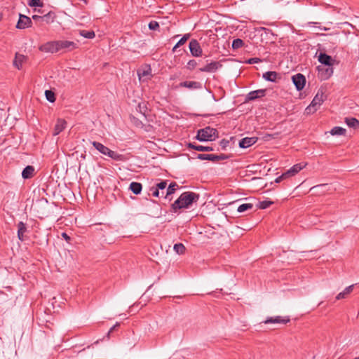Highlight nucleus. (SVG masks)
Wrapping results in <instances>:
<instances>
[{
	"label": "nucleus",
	"mask_w": 359,
	"mask_h": 359,
	"mask_svg": "<svg viewBox=\"0 0 359 359\" xmlns=\"http://www.w3.org/2000/svg\"><path fill=\"white\" fill-rule=\"evenodd\" d=\"M199 199V194L191 191L182 193L180 197L172 204L171 208L174 212L182 208H189L193 203Z\"/></svg>",
	"instance_id": "obj_1"
},
{
	"label": "nucleus",
	"mask_w": 359,
	"mask_h": 359,
	"mask_svg": "<svg viewBox=\"0 0 359 359\" xmlns=\"http://www.w3.org/2000/svg\"><path fill=\"white\" fill-rule=\"evenodd\" d=\"M216 137H218V131L210 126L199 129L196 136V139L200 142L212 141Z\"/></svg>",
	"instance_id": "obj_2"
},
{
	"label": "nucleus",
	"mask_w": 359,
	"mask_h": 359,
	"mask_svg": "<svg viewBox=\"0 0 359 359\" xmlns=\"http://www.w3.org/2000/svg\"><path fill=\"white\" fill-rule=\"evenodd\" d=\"M92 144L101 154L110 157L113 160L120 161L125 160V157L123 155L118 154L117 152L111 150L109 148L104 146L100 142L94 141L92 142Z\"/></svg>",
	"instance_id": "obj_3"
},
{
	"label": "nucleus",
	"mask_w": 359,
	"mask_h": 359,
	"mask_svg": "<svg viewBox=\"0 0 359 359\" xmlns=\"http://www.w3.org/2000/svg\"><path fill=\"white\" fill-rule=\"evenodd\" d=\"M326 99V95H324L323 90L318 91L317 94L313 99L311 104L306 107V111L307 114L314 113L318 107H320L324 100Z\"/></svg>",
	"instance_id": "obj_4"
},
{
	"label": "nucleus",
	"mask_w": 359,
	"mask_h": 359,
	"mask_svg": "<svg viewBox=\"0 0 359 359\" xmlns=\"http://www.w3.org/2000/svg\"><path fill=\"white\" fill-rule=\"evenodd\" d=\"M39 50L45 53H56L59 51L58 41L47 42L41 45Z\"/></svg>",
	"instance_id": "obj_5"
},
{
	"label": "nucleus",
	"mask_w": 359,
	"mask_h": 359,
	"mask_svg": "<svg viewBox=\"0 0 359 359\" xmlns=\"http://www.w3.org/2000/svg\"><path fill=\"white\" fill-rule=\"evenodd\" d=\"M292 81L298 91L302 90L305 86L306 78L302 74L298 73L292 76Z\"/></svg>",
	"instance_id": "obj_6"
},
{
	"label": "nucleus",
	"mask_w": 359,
	"mask_h": 359,
	"mask_svg": "<svg viewBox=\"0 0 359 359\" xmlns=\"http://www.w3.org/2000/svg\"><path fill=\"white\" fill-rule=\"evenodd\" d=\"M32 22L30 18L27 15L20 14L19 20L16 25V28L19 29H23L32 26Z\"/></svg>",
	"instance_id": "obj_7"
},
{
	"label": "nucleus",
	"mask_w": 359,
	"mask_h": 359,
	"mask_svg": "<svg viewBox=\"0 0 359 359\" xmlns=\"http://www.w3.org/2000/svg\"><path fill=\"white\" fill-rule=\"evenodd\" d=\"M317 68L321 80L328 79L333 74L332 66H327V67L318 66Z\"/></svg>",
	"instance_id": "obj_8"
},
{
	"label": "nucleus",
	"mask_w": 359,
	"mask_h": 359,
	"mask_svg": "<svg viewBox=\"0 0 359 359\" xmlns=\"http://www.w3.org/2000/svg\"><path fill=\"white\" fill-rule=\"evenodd\" d=\"M222 65L221 62L215 61L211 62L210 63L207 64L205 66L201 67L199 71L201 72H208L213 73L215 72L217 69L221 68Z\"/></svg>",
	"instance_id": "obj_9"
},
{
	"label": "nucleus",
	"mask_w": 359,
	"mask_h": 359,
	"mask_svg": "<svg viewBox=\"0 0 359 359\" xmlns=\"http://www.w3.org/2000/svg\"><path fill=\"white\" fill-rule=\"evenodd\" d=\"M190 52L194 57H199L202 55V49L198 41L196 39H192L189 45Z\"/></svg>",
	"instance_id": "obj_10"
},
{
	"label": "nucleus",
	"mask_w": 359,
	"mask_h": 359,
	"mask_svg": "<svg viewBox=\"0 0 359 359\" xmlns=\"http://www.w3.org/2000/svg\"><path fill=\"white\" fill-rule=\"evenodd\" d=\"M137 74L140 80L142 79L144 81L149 79L151 76V69L150 66H145L137 70Z\"/></svg>",
	"instance_id": "obj_11"
},
{
	"label": "nucleus",
	"mask_w": 359,
	"mask_h": 359,
	"mask_svg": "<svg viewBox=\"0 0 359 359\" xmlns=\"http://www.w3.org/2000/svg\"><path fill=\"white\" fill-rule=\"evenodd\" d=\"M266 93V90L264 89H259L254 91L250 92L246 97H245V102L252 101L255 100L259 97H264Z\"/></svg>",
	"instance_id": "obj_12"
},
{
	"label": "nucleus",
	"mask_w": 359,
	"mask_h": 359,
	"mask_svg": "<svg viewBox=\"0 0 359 359\" xmlns=\"http://www.w3.org/2000/svg\"><path fill=\"white\" fill-rule=\"evenodd\" d=\"M290 321L289 317H281V316H275V317H269L267 318L264 323L265 324L269 323H281L286 324Z\"/></svg>",
	"instance_id": "obj_13"
},
{
	"label": "nucleus",
	"mask_w": 359,
	"mask_h": 359,
	"mask_svg": "<svg viewBox=\"0 0 359 359\" xmlns=\"http://www.w3.org/2000/svg\"><path fill=\"white\" fill-rule=\"evenodd\" d=\"M306 165V163H300L294 165L292 167H291L289 170L285 172V175L287 176V177L294 176L297 173H298L300 170H302L304 168H305Z\"/></svg>",
	"instance_id": "obj_14"
},
{
	"label": "nucleus",
	"mask_w": 359,
	"mask_h": 359,
	"mask_svg": "<svg viewBox=\"0 0 359 359\" xmlns=\"http://www.w3.org/2000/svg\"><path fill=\"white\" fill-rule=\"evenodd\" d=\"M318 61L325 66H332L334 60H333L331 56L325 53H320L318 55Z\"/></svg>",
	"instance_id": "obj_15"
},
{
	"label": "nucleus",
	"mask_w": 359,
	"mask_h": 359,
	"mask_svg": "<svg viewBox=\"0 0 359 359\" xmlns=\"http://www.w3.org/2000/svg\"><path fill=\"white\" fill-rule=\"evenodd\" d=\"M258 138L256 137H244L241 139L239 142V147L241 148H248L254 144H255L257 141Z\"/></svg>",
	"instance_id": "obj_16"
},
{
	"label": "nucleus",
	"mask_w": 359,
	"mask_h": 359,
	"mask_svg": "<svg viewBox=\"0 0 359 359\" xmlns=\"http://www.w3.org/2000/svg\"><path fill=\"white\" fill-rule=\"evenodd\" d=\"M59 50L66 49L72 50L77 48L76 43L69 41H58Z\"/></svg>",
	"instance_id": "obj_17"
},
{
	"label": "nucleus",
	"mask_w": 359,
	"mask_h": 359,
	"mask_svg": "<svg viewBox=\"0 0 359 359\" xmlns=\"http://www.w3.org/2000/svg\"><path fill=\"white\" fill-rule=\"evenodd\" d=\"M262 77L266 81L271 82H276L278 79H280V75L276 72L269 71L264 73Z\"/></svg>",
	"instance_id": "obj_18"
},
{
	"label": "nucleus",
	"mask_w": 359,
	"mask_h": 359,
	"mask_svg": "<svg viewBox=\"0 0 359 359\" xmlns=\"http://www.w3.org/2000/svg\"><path fill=\"white\" fill-rule=\"evenodd\" d=\"M180 87L187 88L189 89H200L202 88V84L198 81H183L179 84Z\"/></svg>",
	"instance_id": "obj_19"
},
{
	"label": "nucleus",
	"mask_w": 359,
	"mask_h": 359,
	"mask_svg": "<svg viewBox=\"0 0 359 359\" xmlns=\"http://www.w3.org/2000/svg\"><path fill=\"white\" fill-rule=\"evenodd\" d=\"M26 224L23 222H20L18 224V238L20 241H23L25 240V233L27 232Z\"/></svg>",
	"instance_id": "obj_20"
},
{
	"label": "nucleus",
	"mask_w": 359,
	"mask_h": 359,
	"mask_svg": "<svg viewBox=\"0 0 359 359\" xmlns=\"http://www.w3.org/2000/svg\"><path fill=\"white\" fill-rule=\"evenodd\" d=\"M67 122L64 119H58L55 128L53 135H57L60 133L66 127Z\"/></svg>",
	"instance_id": "obj_21"
},
{
	"label": "nucleus",
	"mask_w": 359,
	"mask_h": 359,
	"mask_svg": "<svg viewBox=\"0 0 359 359\" xmlns=\"http://www.w3.org/2000/svg\"><path fill=\"white\" fill-rule=\"evenodd\" d=\"M189 148L193 149L198 151H212L213 148L211 147H205L202 145H196L194 143H189L187 144Z\"/></svg>",
	"instance_id": "obj_22"
},
{
	"label": "nucleus",
	"mask_w": 359,
	"mask_h": 359,
	"mask_svg": "<svg viewBox=\"0 0 359 359\" xmlns=\"http://www.w3.org/2000/svg\"><path fill=\"white\" fill-rule=\"evenodd\" d=\"M129 189L135 195H138L142 190V185L140 182H133L130 183Z\"/></svg>",
	"instance_id": "obj_23"
},
{
	"label": "nucleus",
	"mask_w": 359,
	"mask_h": 359,
	"mask_svg": "<svg viewBox=\"0 0 359 359\" xmlns=\"http://www.w3.org/2000/svg\"><path fill=\"white\" fill-rule=\"evenodd\" d=\"M34 172V168L32 165H27L23 169L22 172V177L24 179H29L33 176Z\"/></svg>",
	"instance_id": "obj_24"
},
{
	"label": "nucleus",
	"mask_w": 359,
	"mask_h": 359,
	"mask_svg": "<svg viewBox=\"0 0 359 359\" xmlns=\"http://www.w3.org/2000/svg\"><path fill=\"white\" fill-rule=\"evenodd\" d=\"M56 15L54 12L50 11L48 13L42 15V24H50L54 22Z\"/></svg>",
	"instance_id": "obj_25"
},
{
	"label": "nucleus",
	"mask_w": 359,
	"mask_h": 359,
	"mask_svg": "<svg viewBox=\"0 0 359 359\" xmlns=\"http://www.w3.org/2000/svg\"><path fill=\"white\" fill-rule=\"evenodd\" d=\"M354 287V285H349L348 287H346L343 292H339L337 297H336V299L337 300H339V299H344L346 297V296L350 294L352 291H353V289Z\"/></svg>",
	"instance_id": "obj_26"
},
{
	"label": "nucleus",
	"mask_w": 359,
	"mask_h": 359,
	"mask_svg": "<svg viewBox=\"0 0 359 359\" xmlns=\"http://www.w3.org/2000/svg\"><path fill=\"white\" fill-rule=\"evenodd\" d=\"M25 60V56L19 53L15 54V60L13 61V65L17 67L18 69H20L22 67V64L23 61Z\"/></svg>",
	"instance_id": "obj_27"
},
{
	"label": "nucleus",
	"mask_w": 359,
	"mask_h": 359,
	"mask_svg": "<svg viewBox=\"0 0 359 359\" xmlns=\"http://www.w3.org/2000/svg\"><path fill=\"white\" fill-rule=\"evenodd\" d=\"M346 123L350 127L353 128H359V121L353 117H346L345 118Z\"/></svg>",
	"instance_id": "obj_28"
},
{
	"label": "nucleus",
	"mask_w": 359,
	"mask_h": 359,
	"mask_svg": "<svg viewBox=\"0 0 359 359\" xmlns=\"http://www.w3.org/2000/svg\"><path fill=\"white\" fill-rule=\"evenodd\" d=\"M197 158L200 160H208L212 162H216L217 155L216 154H197Z\"/></svg>",
	"instance_id": "obj_29"
},
{
	"label": "nucleus",
	"mask_w": 359,
	"mask_h": 359,
	"mask_svg": "<svg viewBox=\"0 0 359 359\" xmlns=\"http://www.w3.org/2000/svg\"><path fill=\"white\" fill-rule=\"evenodd\" d=\"M346 129L345 128H343L341 127H339V126H336V127H334L331 130H330V134L332 135H344L346 134Z\"/></svg>",
	"instance_id": "obj_30"
},
{
	"label": "nucleus",
	"mask_w": 359,
	"mask_h": 359,
	"mask_svg": "<svg viewBox=\"0 0 359 359\" xmlns=\"http://www.w3.org/2000/svg\"><path fill=\"white\" fill-rule=\"evenodd\" d=\"M177 187L178 184L176 182H171L167 189L165 197L174 194Z\"/></svg>",
	"instance_id": "obj_31"
},
{
	"label": "nucleus",
	"mask_w": 359,
	"mask_h": 359,
	"mask_svg": "<svg viewBox=\"0 0 359 359\" xmlns=\"http://www.w3.org/2000/svg\"><path fill=\"white\" fill-rule=\"evenodd\" d=\"M190 34H184L180 40L179 41L175 44V46L172 48V51H175L178 47L185 43V42L188 40L189 38Z\"/></svg>",
	"instance_id": "obj_32"
},
{
	"label": "nucleus",
	"mask_w": 359,
	"mask_h": 359,
	"mask_svg": "<svg viewBox=\"0 0 359 359\" xmlns=\"http://www.w3.org/2000/svg\"><path fill=\"white\" fill-rule=\"evenodd\" d=\"M79 34L81 36L86 39H93L95 36L94 31L81 30Z\"/></svg>",
	"instance_id": "obj_33"
},
{
	"label": "nucleus",
	"mask_w": 359,
	"mask_h": 359,
	"mask_svg": "<svg viewBox=\"0 0 359 359\" xmlns=\"http://www.w3.org/2000/svg\"><path fill=\"white\" fill-rule=\"evenodd\" d=\"M252 208L253 205L252 203H243L238 207L237 211L238 212H243L246 210H251Z\"/></svg>",
	"instance_id": "obj_34"
},
{
	"label": "nucleus",
	"mask_w": 359,
	"mask_h": 359,
	"mask_svg": "<svg viewBox=\"0 0 359 359\" xmlns=\"http://www.w3.org/2000/svg\"><path fill=\"white\" fill-rule=\"evenodd\" d=\"M173 249L178 255L184 254L186 250L184 245L182 243L175 244Z\"/></svg>",
	"instance_id": "obj_35"
},
{
	"label": "nucleus",
	"mask_w": 359,
	"mask_h": 359,
	"mask_svg": "<svg viewBox=\"0 0 359 359\" xmlns=\"http://www.w3.org/2000/svg\"><path fill=\"white\" fill-rule=\"evenodd\" d=\"M45 96L46 100L50 102H54L55 101V93L50 90H46L45 91Z\"/></svg>",
	"instance_id": "obj_36"
},
{
	"label": "nucleus",
	"mask_w": 359,
	"mask_h": 359,
	"mask_svg": "<svg viewBox=\"0 0 359 359\" xmlns=\"http://www.w3.org/2000/svg\"><path fill=\"white\" fill-rule=\"evenodd\" d=\"M244 45V42L241 39H236L232 42V48L238 49L241 48Z\"/></svg>",
	"instance_id": "obj_37"
},
{
	"label": "nucleus",
	"mask_w": 359,
	"mask_h": 359,
	"mask_svg": "<svg viewBox=\"0 0 359 359\" xmlns=\"http://www.w3.org/2000/svg\"><path fill=\"white\" fill-rule=\"evenodd\" d=\"M273 203V202L270 201H260L258 203L257 207L259 209L264 210V209H266L267 208H269Z\"/></svg>",
	"instance_id": "obj_38"
},
{
	"label": "nucleus",
	"mask_w": 359,
	"mask_h": 359,
	"mask_svg": "<svg viewBox=\"0 0 359 359\" xmlns=\"http://www.w3.org/2000/svg\"><path fill=\"white\" fill-rule=\"evenodd\" d=\"M28 5L31 7H41L43 2L41 0H29Z\"/></svg>",
	"instance_id": "obj_39"
},
{
	"label": "nucleus",
	"mask_w": 359,
	"mask_h": 359,
	"mask_svg": "<svg viewBox=\"0 0 359 359\" xmlns=\"http://www.w3.org/2000/svg\"><path fill=\"white\" fill-rule=\"evenodd\" d=\"M149 28L151 30H156L159 28V24L156 21H151L149 23Z\"/></svg>",
	"instance_id": "obj_40"
},
{
	"label": "nucleus",
	"mask_w": 359,
	"mask_h": 359,
	"mask_svg": "<svg viewBox=\"0 0 359 359\" xmlns=\"http://www.w3.org/2000/svg\"><path fill=\"white\" fill-rule=\"evenodd\" d=\"M229 140H226V139H222L219 142V145L222 147V149H223V150H226V147L229 146Z\"/></svg>",
	"instance_id": "obj_41"
},
{
	"label": "nucleus",
	"mask_w": 359,
	"mask_h": 359,
	"mask_svg": "<svg viewBox=\"0 0 359 359\" xmlns=\"http://www.w3.org/2000/svg\"><path fill=\"white\" fill-rule=\"evenodd\" d=\"M197 65V62L195 60H191L187 63V68L190 70L194 69Z\"/></svg>",
	"instance_id": "obj_42"
},
{
	"label": "nucleus",
	"mask_w": 359,
	"mask_h": 359,
	"mask_svg": "<svg viewBox=\"0 0 359 359\" xmlns=\"http://www.w3.org/2000/svg\"><path fill=\"white\" fill-rule=\"evenodd\" d=\"M167 186V182L165 180L164 181H161V182L158 183L156 186V189H161V190H163L164 189H165Z\"/></svg>",
	"instance_id": "obj_43"
},
{
	"label": "nucleus",
	"mask_w": 359,
	"mask_h": 359,
	"mask_svg": "<svg viewBox=\"0 0 359 359\" xmlns=\"http://www.w3.org/2000/svg\"><path fill=\"white\" fill-rule=\"evenodd\" d=\"M229 157H230L229 155H226V154H224L217 155L216 162H217L219 161L226 160V159L229 158Z\"/></svg>",
	"instance_id": "obj_44"
},
{
	"label": "nucleus",
	"mask_w": 359,
	"mask_h": 359,
	"mask_svg": "<svg viewBox=\"0 0 359 359\" xmlns=\"http://www.w3.org/2000/svg\"><path fill=\"white\" fill-rule=\"evenodd\" d=\"M32 19L42 25V15H34Z\"/></svg>",
	"instance_id": "obj_45"
},
{
	"label": "nucleus",
	"mask_w": 359,
	"mask_h": 359,
	"mask_svg": "<svg viewBox=\"0 0 359 359\" xmlns=\"http://www.w3.org/2000/svg\"><path fill=\"white\" fill-rule=\"evenodd\" d=\"M287 176L285 175V172L283 173L280 176H279L278 177H277L276 180H275V182L276 183H279L280 182L283 180L287 178Z\"/></svg>",
	"instance_id": "obj_46"
},
{
	"label": "nucleus",
	"mask_w": 359,
	"mask_h": 359,
	"mask_svg": "<svg viewBox=\"0 0 359 359\" xmlns=\"http://www.w3.org/2000/svg\"><path fill=\"white\" fill-rule=\"evenodd\" d=\"M151 190L152 191V195L154 197H158V196H159V190H158V189H156V187H151Z\"/></svg>",
	"instance_id": "obj_47"
},
{
	"label": "nucleus",
	"mask_w": 359,
	"mask_h": 359,
	"mask_svg": "<svg viewBox=\"0 0 359 359\" xmlns=\"http://www.w3.org/2000/svg\"><path fill=\"white\" fill-rule=\"evenodd\" d=\"M259 61H260V60L259 58H257V57H252V58L249 59L248 62L249 64H253V63H257Z\"/></svg>",
	"instance_id": "obj_48"
},
{
	"label": "nucleus",
	"mask_w": 359,
	"mask_h": 359,
	"mask_svg": "<svg viewBox=\"0 0 359 359\" xmlns=\"http://www.w3.org/2000/svg\"><path fill=\"white\" fill-rule=\"evenodd\" d=\"M118 326H119V323H116V325H114L113 327H111L110 328V330H109L108 333H107V336L109 337V334H110V333H111L114 330H115L116 328H117V327H118Z\"/></svg>",
	"instance_id": "obj_49"
},
{
	"label": "nucleus",
	"mask_w": 359,
	"mask_h": 359,
	"mask_svg": "<svg viewBox=\"0 0 359 359\" xmlns=\"http://www.w3.org/2000/svg\"><path fill=\"white\" fill-rule=\"evenodd\" d=\"M118 326H119V323H116V325H114L113 327H111L110 328V330H109L108 333H107V336L109 337V334H110V333H111L114 330H115L116 328H117V327H118Z\"/></svg>",
	"instance_id": "obj_50"
},
{
	"label": "nucleus",
	"mask_w": 359,
	"mask_h": 359,
	"mask_svg": "<svg viewBox=\"0 0 359 359\" xmlns=\"http://www.w3.org/2000/svg\"><path fill=\"white\" fill-rule=\"evenodd\" d=\"M149 203L156 206L157 210H161V208L158 203H156L154 201H150Z\"/></svg>",
	"instance_id": "obj_51"
},
{
	"label": "nucleus",
	"mask_w": 359,
	"mask_h": 359,
	"mask_svg": "<svg viewBox=\"0 0 359 359\" xmlns=\"http://www.w3.org/2000/svg\"><path fill=\"white\" fill-rule=\"evenodd\" d=\"M62 236L66 240V241H69L70 240V237L66 233H62Z\"/></svg>",
	"instance_id": "obj_52"
},
{
	"label": "nucleus",
	"mask_w": 359,
	"mask_h": 359,
	"mask_svg": "<svg viewBox=\"0 0 359 359\" xmlns=\"http://www.w3.org/2000/svg\"><path fill=\"white\" fill-rule=\"evenodd\" d=\"M325 185H326V184H320V185L314 186L313 187H312V188L311 189V190L314 189H316V188H317V187H324V186H325Z\"/></svg>",
	"instance_id": "obj_53"
},
{
	"label": "nucleus",
	"mask_w": 359,
	"mask_h": 359,
	"mask_svg": "<svg viewBox=\"0 0 359 359\" xmlns=\"http://www.w3.org/2000/svg\"><path fill=\"white\" fill-rule=\"evenodd\" d=\"M160 213L158 212L154 215V217H159Z\"/></svg>",
	"instance_id": "obj_54"
},
{
	"label": "nucleus",
	"mask_w": 359,
	"mask_h": 359,
	"mask_svg": "<svg viewBox=\"0 0 359 359\" xmlns=\"http://www.w3.org/2000/svg\"><path fill=\"white\" fill-rule=\"evenodd\" d=\"M354 359H359V356H358V357L355 358Z\"/></svg>",
	"instance_id": "obj_55"
}]
</instances>
